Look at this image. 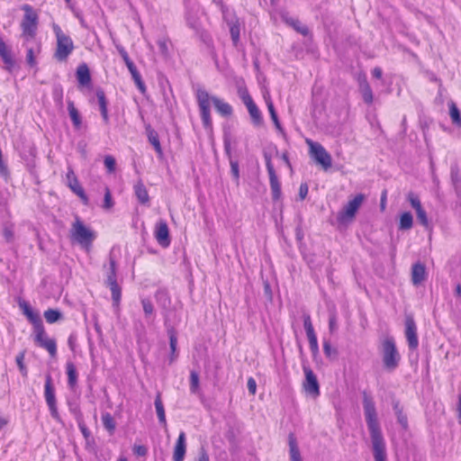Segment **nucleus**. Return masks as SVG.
<instances>
[{
    "label": "nucleus",
    "instance_id": "obj_1",
    "mask_svg": "<svg viewBox=\"0 0 461 461\" xmlns=\"http://www.w3.org/2000/svg\"><path fill=\"white\" fill-rule=\"evenodd\" d=\"M363 406L366 421L370 432L373 445L374 457L375 461H385V443L377 420L376 411L372 398L366 393H363Z\"/></svg>",
    "mask_w": 461,
    "mask_h": 461
},
{
    "label": "nucleus",
    "instance_id": "obj_2",
    "mask_svg": "<svg viewBox=\"0 0 461 461\" xmlns=\"http://www.w3.org/2000/svg\"><path fill=\"white\" fill-rule=\"evenodd\" d=\"M195 99L199 107L200 116L203 127L212 131V121L211 116V104H212L219 114L223 117H230L233 113L232 106L217 96H212L203 88H197L195 91Z\"/></svg>",
    "mask_w": 461,
    "mask_h": 461
},
{
    "label": "nucleus",
    "instance_id": "obj_3",
    "mask_svg": "<svg viewBox=\"0 0 461 461\" xmlns=\"http://www.w3.org/2000/svg\"><path fill=\"white\" fill-rule=\"evenodd\" d=\"M69 236L72 241L78 243L86 251H90L96 239L95 231L87 227L78 216L71 225Z\"/></svg>",
    "mask_w": 461,
    "mask_h": 461
},
{
    "label": "nucleus",
    "instance_id": "obj_4",
    "mask_svg": "<svg viewBox=\"0 0 461 461\" xmlns=\"http://www.w3.org/2000/svg\"><path fill=\"white\" fill-rule=\"evenodd\" d=\"M52 30L56 37V48L53 57L59 62H67L68 57L75 50L74 41L69 35L62 31L59 25L54 23Z\"/></svg>",
    "mask_w": 461,
    "mask_h": 461
},
{
    "label": "nucleus",
    "instance_id": "obj_5",
    "mask_svg": "<svg viewBox=\"0 0 461 461\" xmlns=\"http://www.w3.org/2000/svg\"><path fill=\"white\" fill-rule=\"evenodd\" d=\"M22 9L24 12L21 22L22 36L26 40L33 39L37 34L38 14L30 5H23Z\"/></svg>",
    "mask_w": 461,
    "mask_h": 461
},
{
    "label": "nucleus",
    "instance_id": "obj_6",
    "mask_svg": "<svg viewBox=\"0 0 461 461\" xmlns=\"http://www.w3.org/2000/svg\"><path fill=\"white\" fill-rule=\"evenodd\" d=\"M383 363L389 371H393L399 366L401 356L396 348L394 339L387 337L382 342Z\"/></svg>",
    "mask_w": 461,
    "mask_h": 461
},
{
    "label": "nucleus",
    "instance_id": "obj_7",
    "mask_svg": "<svg viewBox=\"0 0 461 461\" xmlns=\"http://www.w3.org/2000/svg\"><path fill=\"white\" fill-rule=\"evenodd\" d=\"M305 142L309 148L310 157L312 158L324 171L329 170L332 166V158L330 154L319 142H315L311 139H306Z\"/></svg>",
    "mask_w": 461,
    "mask_h": 461
},
{
    "label": "nucleus",
    "instance_id": "obj_8",
    "mask_svg": "<svg viewBox=\"0 0 461 461\" xmlns=\"http://www.w3.org/2000/svg\"><path fill=\"white\" fill-rule=\"evenodd\" d=\"M365 200L363 194H358L349 200L344 208L339 212L337 220L341 224L351 222Z\"/></svg>",
    "mask_w": 461,
    "mask_h": 461
},
{
    "label": "nucleus",
    "instance_id": "obj_9",
    "mask_svg": "<svg viewBox=\"0 0 461 461\" xmlns=\"http://www.w3.org/2000/svg\"><path fill=\"white\" fill-rule=\"evenodd\" d=\"M238 93L241 101L248 109L253 124L257 127L262 126L264 123L262 113L254 102L252 96L249 93V90L246 87H243L240 88Z\"/></svg>",
    "mask_w": 461,
    "mask_h": 461
},
{
    "label": "nucleus",
    "instance_id": "obj_10",
    "mask_svg": "<svg viewBox=\"0 0 461 461\" xmlns=\"http://www.w3.org/2000/svg\"><path fill=\"white\" fill-rule=\"evenodd\" d=\"M34 342L37 346L44 348L51 358H56L58 349L55 339L50 338L44 326L34 330Z\"/></svg>",
    "mask_w": 461,
    "mask_h": 461
},
{
    "label": "nucleus",
    "instance_id": "obj_11",
    "mask_svg": "<svg viewBox=\"0 0 461 461\" xmlns=\"http://www.w3.org/2000/svg\"><path fill=\"white\" fill-rule=\"evenodd\" d=\"M109 265L110 267L107 274L106 284L111 290L113 303L118 305L121 302L122 290L117 283L116 260L113 257L109 258Z\"/></svg>",
    "mask_w": 461,
    "mask_h": 461
},
{
    "label": "nucleus",
    "instance_id": "obj_12",
    "mask_svg": "<svg viewBox=\"0 0 461 461\" xmlns=\"http://www.w3.org/2000/svg\"><path fill=\"white\" fill-rule=\"evenodd\" d=\"M265 162L266 167L269 176V184L272 193V198L274 201H278L281 198L282 191H281V183L278 179V176L276 173L274 165L272 163L271 156L265 155Z\"/></svg>",
    "mask_w": 461,
    "mask_h": 461
},
{
    "label": "nucleus",
    "instance_id": "obj_13",
    "mask_svg": "<svg viewBox=\"0 0 461 461\" xmlns=\"http://www.w3.org/2000/svg\"><path fill=\"white\" fill-rule=\"evenodd\" d=\"M44 397L46 403L50 409L51 417L55 420H59V415L56 402L55 388L53 386L52 378L50 375H47L45 378Z\"/></svg>",
    "mask_w": 461,
    "mask_h": 461
},
{
    "label": "nucleus",
    "instance_id": "obj_14",
    "mask_svg": "<svg viewBox=\"0 0 461 461\" xmlns=\"http://www.w3.org/2000/svg\"><path fill=\"white\" fill-rule=\"evenodd\" d=\"M303 370L305 375V379L303 383V391L306 394H309L314 398L318 397L321 392L316 375L313 373L310 366H303Z\"/></svg>",
    "mask_w": 461,
    "mask_h": 461
},
{
    "label": "nucleus",
    "instance_id": "obj_15",
    "mask_svg": "<svg viewBox=\"0 0 461 461\" xmlns=\"http://www.w3.org/2000/svg\"><path fill=\"white\" fill-rule=\"evenodd\" d=\"M66 179L67 185L69 187V189L80 198L84 204L87 205L89 203V199L86 194L84 188L80 185L78 178L71 167H68Z\"/></svg>",
    "mask_w": 461,
    "mask_h": 461
},
{
    "label": "nucleus",
    "instance_id": "obj_16",
    "mask_svg": "<svg viewBox=\"0 0 461 461\" xmlns=\"http://www.w3.org/2000/svg\"><path fill=\"white\" fill-rule=\"evenodd\" d=\"M405 337L409 348L412 350L416 349L419 346L417 326L411 316H408L405 319Z\"/></svg>",
    "mask_w": 461,
    "mask_h": 461
},
{
    "label": "nucleus",
    "instance_id": "obj_17",
    "mask_svg": "<svg viewBox=\"0 0 461 461\" xmlns=\"http://www.w3.org/2000/svg\"><path fill=\"white\" fill-rule=\"evenodd\" d=\"M154 236L158 243L163 248H167L170 245L169 229L166 221L160 220L156 224Z\"/></svg>",
    "mask_w": 461,
    "mask_h": 461
},
{
    "label": "nucleus",
    "instance_id": "obj_18",
    "mask_svg": "<svg viewBox=\"0 0 461 461\" xmlns=\"http://www.w3.org/2000/svg\"><path fill=\"white\" fill-rule=\"evenodd\" d=\"M303 327L307 335V339L309 341V346L311 350L313 353L318 352L319 346H318V339L316 336V333L314 331V328L312 322L311 316L309 314H305L303 316Z\"/></svg>",
    "mask_w": 461,
    "mask_h": 461
},
{
    "label": "nucleus",
    "instance_id": "obj_19",
    "mask_svg": "<svg viewBox=\"0 0 461 461\" xmlns=\"http://www.w3.org/2000/svg\"><path fill=\"white\" fill-rule=\"evenodd\" d=\"M20 308L22 309L23 314L27 317L30 322L33 325L34 330L43 327L41 319L39 313L35 312L28 303L23 301L19 303Z\"/></svg>",
    "mask_w": 461,
    "mask_h": 461
},
{
    "label": "nucleus",
    "instance_id": "obj_20",
    "mask_svg": "<svg viewBox=\"0 0 461 461\" xmlns=\"http://www.w3.org/2000/svg\"><path fill=\"white\" fill-rule=\"evenodd\" d=\"M185 434L182 431L180 432L174 447L173 461H183L185 456Z\"/></svg>",
    "mask_w": 461,
    "mask_h": 461
},
{
    "label": "nucleus",
    "instance_id": "obj_21",
    "mask_svg": "<svg viewBox=\"0 0 461 461\" xmlns=\"http://www.w3.org/2000/svg\"><path fill=\"white\" fill-rule=\"evenodd\" d=\"M76 76L80 86H89L91 85V74L86 63H82L77 67Z\"/></svg>",
    "mask_w": 461,
    "mask_h": 461
},
{
    "label": "nucleus",
    "instance_id": "obj_22",
    "mask_svg": "<svg viewBox=\"0 0 461 461\" xmlns=\"http://www.w3.org/2000/svg\"><path fill=\"white\" fill-rule=\"evenodd\" d=\"M427 276L425 266L420 263H415L411 267V282L414 285H420Z\"/></svg>",
    "mask_w": 461,
    "mask_h": 461
},
{
    "label": "nucleus",
    "instance_id": "obj_23",
    "mask_svg": "<svg viewBox=\"0 0 461 461\" xmlns=\"http://www.w3.org/2000/svg\"><path fill=\"white\" fill-rule=\"evenodd\" d=\"M0 57L5 65L6 69L11 70L14 66V59L12 51L5 41L0 37Z\"/></svg>",
    "mask_w": 461,
    "mask_h": 461
},
{
    "label": "nucleus",
    "instance_id": "obj_24",
    "mask_svg": "<svg viewBox=\"0 0 461 461\" xmlns=\"http://www.w3.org/2000/svg\"><path fill=\"white\" fill-rule=\"evenodd\" d=\"M125 65H126L127 68L129 69L136 86L140 91V93L144 94L146 92V86L142 80L141 75L138 71L133 61L130 60L128 62H125Z\"/></svg>",
    "mask_w": 461,
    "mask_h": 461
},
{
    "label": "nucleus",
    "instance_id": "obj_25",
    "mask_svg": "<svg viewBox=\"0 0 461 461\" xmlns=\"http://www.w3.org/2000/svg\"><path fill=\"white\" fill-rule=\"evenodd\" d=\"M96 97L99 104L100 113L104 123H109L108 114V102L105 96V93L103 89L99 88L96 90Z\"/></svg>",
    "mask_w": 461,
    "mask_h": 461
},
{
    "label": "nucleus",
    "instance_id": "obj_26",
    "mask_svg": "<svg viewBox=\"0 0 461 461\" xmlns=\"http://www.w3.org/2000/svg\"><path fill=\"white\" fill-rule=\"evenodd\" d=\"M66 374L68 376V385L70 389H75L77 385L78 374L76 365L72 361L66 363Z\"/></svg>",
    "mask_w": 461,
    "mask_h": 461
},
{
    "label": "nucleus",
    "instance_id": "obj_27",
    "mask_svg": "<svg viewBox=\"0 0 461 461\" xmlns=\"http://www.w3.org/2000/svg\"><path fill=\"white\" fill-rule=\"evenodd\" d=\"M133 189L138 201L141 204H148L149 203V195L148 190L141 181L137 182L134 185Z\"/></svg>",
    "mask_w": 461,
    "mask_h": 461
},
{
    "label": "nucleus",
    "instance_id": "obj_28",
    "mask_svg": "<svg viewBox=\"0 0 461 461\" xmlns=\"http://www.w3.org/2000/svg\"><path fill=\"white\" fill-rule=\"evenodd\" d=\"M68 111L76 130H79L82 126V119L78 110L76 108L73 101L68 102Z\"/></svg>",
    "mask_w": 461,
    "mask_h": 461
},
{
    "label": "nucleus",
    "instance_id": "obj_29",
    "mask_svg": "<svg viewBox=\"0 0 461 461\" xmlns=\"http://www.w3.org/2000/svg\"><path fill=\"white\" fill-rule=\"evenodd\" d=\"M154 404H155V409H156V412H157L158 420L166 428L167 427L166 412H165V408L163 405L160 393H157Z\"/></svg>",
    "mask_w": 461,
    "mask_h": 461
},
{
    "label": "nucleus",
    "instance_id": "obj_30",
    "mask_svg": "<svg viewBox=\"0 0 461 461\" xmlns=\"http://www.w3.org/2000/svg\"><path fill=\"white\" fill-rule=\"evenodd\" d=\"M41 52V43L38 42L36 48L30 47L26 51V62L29 67L35 68L37 65L36 57Z\"/></svg>",
    "mask_w": 461,
    "mask_h": 461
},
{
    "label": "nucleus",
    "instance_id": "obj_31",
    "mask_svg": "<svg viewBox=\"0 0 461 461\" xmlns=\"http://www.w3.org/2000/svg\"><path fill=\"white\" fill-rule=\"evenodd\" d=\"M289 440V452L291 461H303L300 454L299 447L297 446L296 438L294 434H290L288 437Z\"/></svg>",
    "mask_w": 461,
    "mask_h": 461
},
{
    "label": "nucleus",
    "instance_id": "obj_32",
    "mask_svg": "<svg viewBox=\"0 0 461 461\" xmlns=\"http://www.w3.org/2000/svg\"><path fill=\"white\" fill-rule=\"evenodd\" d=\"M359 87L364 102L367 104H371L374 101L373 91L366 78L360 82Z\"/></svg>",
    "mask_w": 461,
    "mask_h": 461
},
{
    "label": "nucleus",
    "instance_id": "obj_33",
    "mask_svg": "<svg viewBox=\"0 0 461 461\" xmlns=\"http://www.w3.org/2000/svg\"><path fill=\"white\" fill-rule=\"evenodd\" d=\"M102 423L104 427V429L110 433L113 434L115 429H116V422L109 412H104L102 414Z\"/></svg>",
    "mask_w": 461,
    "mask_h": 461
},
{
    "label": "nucleus",
    "instance_id": "obj_34",
    "mask_svg": "<svg viewBox=\"0 0 461 461\" xmlns=\"http://www.w3.org/2000/svg\"><path fill=\"white\" fill-rule=\"evenodd\" d=\"M266 103H267V110L269 112V114H270V117H271V120L273 121L276 128L279 131L282 130V126H281V123L279 122V119H278V116H277V113L276 112V109H275V106H274V104L271 100L270 97H268L267 100H266Z\"/></svg>",
    "mask_w": 461,
    "mask_h": 461
},
{
    "label": "nucleus",
    "instance_id": "obj_35",
    "mask_svg": "<svg viewBox=\"0 0 461 461\" xmlns=\"http://www.w3.org/2000/svg\"><path fill=\"white\" fill-rule=\"evenodd\" d=\"M25 355L26 351L22 350L18 353V355L15 357V362L17 364L18 369L23 377H26L28 375V368L24 363Z\"/></svg>",
    "mask_w": 461,
    "mask_h": 461
},
{
    "label": "nucleus",
    "instance_id": "obj_36",
    "mask_svg": "<svg viewBox=\"0 0 461 461\" xmlns=\"http://www.w3.org/2000/svg\"><path fill=\"white\" fill-rule=\"evenodd\" d=\"M46 321L50 324L59 321L62 318V314L59 310L48 309L43 313Z\"/></svg>",
    "mask_w": 461,
    "mask_h": 461
},
{
    "label": "nucleus",
    "instance_id": "obj_37",
    "mask_svg": "<svg viewBox=\"0 0 461 461\" xmlns=\"http://www.w3.org/2000/svg\"><path fill=\"white\" fill-rule=\"evenodd\" d=\"M448 108H449V115L451 117L452 122L460 126L461 125V113L456 106V104L450 101L448 103Z\"/></svg>",
    "mask_w": 461,
    "mask_h": 461
},
{
    "label": "nucleus",
    "instance_id": "obj_38",
    "mask_svg": "<svg viewBox=\"0 0 461 461\" xmlns=\"http://www.w3.org/2000/svg\"><path fill=\"white\" fill-rule=\"evenodd\" d=\"M413 218L411 212H406L401 215L399 228L401 230H410L412 227Z\"/></svg>",
    "mask_w": 461,
    "mask_h": 461
},
{
    "label": "nucleus",
    "instance_id": "obj_39",
    "mask_svg": "<svg viewBox=\"0 0 461 461\" xmlns=\"http://www.w3.org/2000/svg\"><path fill=\"white\" fill-rule=\"evenodd\" d=\"M230 33L234 46H237L240 41V25L238 21L233 22L230 25Z\"/></svg>",
    "mask_w": 461,
    "mask_h": 461
},
{
    "label": "nucleus",
    "instance_id": "obj_40",
    "mask_svg": "<svg viewBox=\"0 0 461 461\" xmlns=\"http://www.w3.org/2000/svg\"><path fill=\"white\" fill-rule=\"evenodd\" d=\"M148 139L157 153L162 154V149L158 133L155 131L150 130L148 133Z\"/></svg>",
    "mask_w": 461,
    "mask_h": 461
},
{
    "label": "nucleus",
    "instance_id": "obj_41",
    "mask_svg": "<svg viewBox=\"0 0 461 461\" xmlns=\"http://www.w3.org/2000/svg\"><path fill=\"white\" fill-rule=\"evenodd\" d=\"M168 337H169V344H170V349H171V361L175 360L176 357V345H177V337L176 333L174 329H170L168 330Z\"/></svg>",
    "mask_w": 461,
    "mask_h": 461
},
{
    "label": "nucleus",
    "instance_id": "obj_42",
    "mask_svg": "<svg viewBox=\"0 0 461 461\" xmlns=\"http://www.w3.org/2000/svg\"><path fill=\"white\" fill-rule=\"evenodd\" d=\"M287 23L300 34L303 36H307L310 34L308 27L303 24L299 20L291 19Z\"/></svg>",
    "mask_w": 461,
    "mask_h": 461
},
{
    "label": "nucleus",
    "instance_id": "obj_43",
    "mask_svg": "<svg viewBox=\"0 0 461 461\" xmlns=\"http://www.w3.org/2000/svg\"><path fill=\"white\" fill-rule=\"evenodd\" d=\"M394 411H395V414L397 416V420L398 422L401 424V426L404 429H408V418L407 416L403 413L402 411V409L400 408L399 404L396 403L394 405Z\"/></svg>",
    "mask_w": 461,
    "mask_h": 461
},
{
    "label": "nucleus",
    "instance_id": "obj_44",
    "mask_svg": "<svg viewBox=\"0 0 461 461\" xmlns=\"http://www.w3.org/2000/svg\"><path fill=\"white\" fill-rule=\"evenodd\" d=\"M190 391L196 393L199 391V375L195 371L190 373Z\"/></svg>",
    "mask_w": 461,
    "mask_h": 461
},
{
    "label": "nucleus",
    "instance_id": "obj_45",
    "mask_svg": "<svg viewBox=\"0 0 461 461\" xmlns=\"http://www.w3.org/2000/svg\"><path fill=\"white\" fill-rule=\"evenodd\" d=\"M104 163V166L109 173H113L115 171L116 161L113 156H111V155L105 156Z\"/></svg>",
    "mask_w": 461,
    "mask_h": 461
},
{
    "label": "nucleus",
    "instance_id": "obj_46",
    "mask_svg": "<svg viewBox=\"0 0 461 461\" xmlns=\"http://www.w3.org/2000/svg\"><path fill=\"white\" fill-rule=\"evenodd\" d=\"M113 206V201L112 198L111 191L108 187H105V193L104 197V208L106 210L111 209Z\"/></svg>",
    "mask_w": 461,
    "mask_h": 461
},
{
    "label": "nucleus",
    "instance_id": "obj_47",
    "mask_svg": "<svg viewBox=\"0 0 461 461\" xmlns=\"http://www.w3.org/2000/svg\"><path fill=\"white\" fill-rule=\"evenodd\" d=\"M141 304H142L145 315L149 316V315H151L153 313L154 306H153L152 303L150 302V300H149V299H142L141 300Z\"/></svg>",
    "mask_w": 461,
    "mask_h": 461
},
{
    "label": "nucleus",
    "instance_id": "obj_48",
    "mask_svg": "<svg viewBox=\"0 0 461 461\" xmlns=\"http://www.w3.org/2000/svg\"><path fill=\"white\" fill-rule=\"evenodd\" d=\"M77 336L76 333H71L68 338V345L69 349L74 353L77 349Z\"/></svg>",
    "mask_w": 461,
    "mask_h": 461
},
{
    "label": "nucleus",
    "instance_id": "obj_49",
    "mask_svg": "<svg viewBox=\"0 0 461 461\" xmlns=\"http://www.w3.org/2000/svg\"><path fill=\"white\" fill-rule=\"evenodd\" d=\"M3 235L7 242H11L14 240V233L11 226H5L3 230Z\"/></svg>",
    "mask_w": 461,
    "mask_h": 461
},
{
    "label": "nucleus",
    "instance_id": "obj_50",
    "mask_svg": "<svg viewBox=\"0 0 461 461\" xmlns=\"http://www.w3.org/2000/svg\"><path fill=\"white\" fill-rule=\"evenodd\" d=\"M132 450L139 456H145L148 453L147 447L143 445H134Z\"/></svg>",
    "mask_w": 461,
    "mask_h": 461
},
{
    "label": "nucleus",
    "instance_id": "obj_51",
    "mask_svg": "<svg viewBox=\"0 0 461 461\" xmlns=\"http://www.w3.org/2000/svg\"><path fill=\"white\" fill-rule=\"evenodd\" d=\"M409 201L415 211L422 208L420 199L413 194H409Z\"/></svg>",
    "mask_w": 461,
    "mask_h": 461
},
{
    "label": "nucleus",
    "instance_id": "obj_52",
    "mask_svg": "<svg viewBox=\"0 0 461 461\" xmlns=\"http://www.w3.org/2000/svg\"><path fill=\"white\" fill-rule=\"evenodd\" d=\"M323 351L325 356L328 357L337 354V350L331 347L330 342L327 341L323 343Z\"/></svg>",
    "mask_w": 461,
    "mask_h": 461
},
{
    "label": "nucleus",
    "instance_id": "obj_53",
    "mask_svg": "<svg viewBox=\"0 0 461 461\" xmlns=\"http://www.w3.org/2000/svg\"><path fill=\"white\" fill-rule=\"evenodd\" d=\"M248 390L251 395H255L257 392V383L253 377L248 379Z\"/></svg>",
    "mask_w": 461,
    "mask_h": 461
},
{
    "label": "nucleus",
    "instance_id": "obj_54",
    "mask_svg": "<svg viewBox=\"0 0 461 461\" xmlns=\"http://www.w3.org/2000/svg\"><path fill=\"white\" fill-rule=\"evenodd\" d=\"M308 185L306 183H302L299 187V197L300 200H304L308 194Z\"/></svg>",
    "mask_w": 461,
    "mask_h": 461
},
{
    "label": "nucleus",
    "instance_id": "obj_55",
    "mask_svg": "<svg viewBox=\"0 0 461 461\" xmlns=\"http://www.w3.org/2000/svg\"><path fill=\"white\" fill-rule=\"evenodd\" d=\"M416 213H417V217H418L419 221H420V223L423 225H427L428 224L427 214H426V212L423 210V208L417 210Z\"/></svg>",
    "mask_w": 461,
    "mask_h": 461
},
{
    "label": "nucleus",
    "instance_id": "obj_56",
    "mask_svg": "<svg viewBox=\"0 0 461 461\" xmlns=\"http://www.w3.org/2000/svg\"><path fill=\"white\" fill-rule=\"evenodd\" d=\"M78 428L81 431V433L83 434V436L85 437V438H88L91 435L89 429H87V427L86 426L85 422L84 421H79L78 422Z\"/></svg>",
    "mask_w": 461,
    "mask_h": 461
},
{
    "label": "nucleus",
    "instance_id": "obj_57",
    "mask_svg": "<svg viewBox=\"0 0 461 461\" xmlns=\"http://www.w3.org/2000/svg\"><path fill=\"white\" fill-rule=\"evenodd\" d=\"M329 329H330V331L331 333L334 332L336 330V329H337V320H336V317L334 315L330 317V320H329Z\"/></svg>",
    "mask_w": 461,
    "mask_h": 461
},
{
    "label": "nucleus",
    "instance_id": "obj_58",
    "mask_svg": "<svg viewBox=\"0 0 461 461\" xmlns=\"http://www.w3.org/2000/svg\"><path fill=\"white\" fill-rule=\"evenodd\" d=\"M230 167H231V173H232L233 176L235 177V179L238 181L240 178L239 166L236 162H232L230 164Z\"/></svg>",
    "mask_w": 461,
    "mask_h": 461
},
{
    "label": "nucleus",
    "instance_id": "obj_59",
    "mask_svg": "<svg viewBox=\"0 0 461 461\" xmlns=\"http://www.w3.org/2000/svg\"><path fill=\"white\" fill-rule=\"evenodd\" d=\"M387 200V191L384 190L381 195L380 207L382 211H384Z\"/></svg>",
    "mask_w": 461,
    "mask_h": 461
},
{
    "label": "nucleus",
    "instance_id": "obj_60",
    "mask_svg": "<svg viewBox=\"0 0 461 461\" xmlns=\"http://www.w3.org/2000/svg\"><path fill=\"white\" fill-rule=\"evenodd\" d=\"M372 75H373L374 77H375L377 79H381L382 76H383L382 68H379V67L374 68L373 70H372Z\"/></svg>",
    "mask_w": 461,
    "mask_h": 461
},
{
    "label": "nucleus",
    "instance_id": "obj_61",
    "mask_svg": "<svg viewBox=\"0 0 461 461\" xmlns=\"http://www.w3.org/2000/svg\"><path fill=\"white\" fill-rule=\"evenodd\" d=\"M119 52H120V55H121V56H122V59H123L124 63H125V62H128V61H130V60H131V59H130V57H129V55H128L127 51H126L123 48H121V49L119 50Z\"/></svg>",
    "mask_w": 461,
    "mask_h": 461
},
{
    "label": "nucleus",
    "instance_id": "obj_62",
    "mask_svg": "<svg viewBox=\"0 0 461 461\" xmlns=\"http://www.w3.org/2000/svg\"><path fill=\"white\" fill-rule=\"evenodd\" d=\"M197 461H210L208 454L205 451H203L200 454Z\"/></svg>",
    "mask_w": 461,
    "mask_h": 461
},
{
    "label": "nucleus",
    "instance_id": "obj_63",
    "mask_svg": "<svg viewBox=\"0 0 461 461\" xmlns=\"http://www.w3.org/2000/svg\"><path fill=\"white\" fill-rule=\"evenodd\" d=\"M281 157H282V159L284 160V162H285V163L289 167H292V165H291V162H290V160H289V157H288L287 152H284V153L282 154V156H281Z\"/></svg>",
    "mask_w": 461,
    "mask_h": 461
},
{
    "label": "nucleus",
    "instance_id": "obj_64",
    "mask_svg": "<svg viewBox=\"0 0 461 461\" xmlns=\"http://www.w3.org/2000/svg\"><path fill=\"white\" fill-rule=\"evenodd\" d=\"M457 411H458V418L461 420V394L458 397Z\"/></svg>",
    "mask_w": 461,
    "mask_h": 461
}]
</instances>
